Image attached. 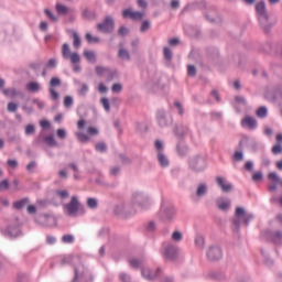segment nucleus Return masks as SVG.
I'll list each match as a JSON object with an SVG mask.
<instances>
[{
    "mask_svg": "<svg viewBox=\"0 0 282 282\" xmlns=\"http://www.w3.org/2000/svg\"><path fill=\"white\" fill-rule=\"evenodd\" d=\"M72 105H74V98L72 96H65L64 97V107L66 109L72 108Z\"/></svg>",
    "mask_w": 282,
    "mask_h": 282,
    "instance_id": "4be33fe9",
    "label": "nucleus"
},
{
    "mask_svg": "<svg viewBox=\"0 0 282 282\" xmlns=\"http://www.w3.org/2000/svg\"><path fill=\"white\" fill-rule=\"evenodd\" d=\"M40 126L42 127V129H47V127H50V121L47 120H42L40 122Z\"/></svg>",
    "mask_w": 282,
    "mask_h": 282,
    "instance_id": "69168bd1",
    "label": "nucleus"
},
{
    "mask_svg": "<svg viewBox=\"0 0 282 282\" xmlns=\"http://www.w3.org/2000/svg\"><path fill=\"white\" fill-rule=\"evenodd\" d=\"M144 11H132L131 9L122 11L123 19H131L132 21H142V19H144Z\"/></svg>",
    "mask_w": 282,
    "mask_h": 282,
    "instance_id": "7ed1b4c3",
    "label": "nucleus"
},
{
    "mask_svg": "<svg viewBox=\"0 0 282 282\" xmlns=\"http://www.w3.org/2000/svg\"><path fill=\"white\" fill-rule=\"evenodd\" d=\"M58 176L62 177V178H67V171L61 170V171L58 172Z\"/></svg>",
    "mask_w": 282,
    "mask_h": 282,
    "instance_id": "338daca9",
    "label": "nucleus"
},
{
    "mask_svg": "<svg viewBox=\"0 0 282 282\" xmlns=\"http://www.w3.org/2000/svg\"><path fill=\"white\" fill-rule=\"evenodd\" d=\"M98 91H100V94H106L107 93V86H105V84H99Z\"/></svg>",
    "mask_w": 282,
    "mask_h": 282,
    "instance_id": "680f3d73",
    "label": "nucleus"
},
{
    "mask_svg": "<svg viewBox=\"0 0 282 282\" xmlns=\"http://www.w3.org/2000/svg\"><path fill=\"white\" fill-rule=\"evenodd\" d=\"M87 133H88V135H98V129L95 127H88Z\"/></svg>",
    "mask_w": 282,
    "mask_h": 282,
    "instance_id": "ea45409f",
    "label": "nucleus"
},
{
    "mask_svg": "<svg viewBox=\"0 0 282 282\" xmlns=\"http://www.w3.org/2000/svg\"><path fill=\"white\" fill-rule=\"evenodd\" d=\"M234 160L236 162H241L243 160V153L242 152H235Z\"/></svg>",
    "mask_w": 282,
    "mask_h": 282,
    "instance_id": "de8ad7c7",
    "label": "nucleus"
},
{
    "mask_svg": "<svg viewBox=\"0 0 282 282\" xmlns=\"http://www.w3.org/2000/svg\"><path fill=\"white\" fill-rule=\"evenodd\" d=\"M269 180H271V182H274L275 184H279L281 182L279 175H276L275 172L269 173Z\"/></svg>",
    "mask_w": 282,
    "mask_h": 282,
    "instance_id": "72a5a7b5",
    "label": "nucleus"
},
{
    "mask_svg": "<svg viewBox=\"0 0 282 282\" xmlns=\"http://www.w3.org/2000/svg\"><path fill=\"white\" fill-rule=\"evenodd\" d=\"M130 265L131 268H140V265H142V262L140 260L131 259Z\"/></svg>",
    "mask_w": 282,
    "mask_h": 282,
    "instance_id": "37998d69",
    "label": "nucleus"
},
{
    "mask_svg": "<svg viewBox=\"0 0 282 282\" xmlns=\"http://www.w3.org/2000/svg\"><path fill=\"white\" fill-rule=\"evenodd\" d=\"M189 165L194 171H204L206 169V160L202 156H196L191 160Z\"/></svg>",
    "mask_w": 282,
    "mask_h": 282,
    "instance_id": "423d86ee",
    "label": "nucleus"
},
{
    "mask_svg": "<svg viewBox=\"0 0 282 282\" xmlns=\"http://www.w3.org/2000/svg\"><path fill=\"white\" fill-rule=\"evenodd\" d=\"M56 10H57L58 14H67V7H65L63 4H57Z\"/></svg>",
    "mask_w": 282,
    "mask_h": 282,
    "instance_id": "f704fd0d",
    "label": "nucleus"
},
{
    "mask_svg": "<svg viewBox=\"0 0 282 282\" xmlns=\"http://www.w3.org/2000/svg\"><path fill=\"white\" fill-rule=\"evenodd\" d=\"M46 241H47V243H50V246H52V245L56 243V238H54V236H47Z\"/></svg>",
    "mask_w": 282,
    "mask_h": 282,
    "instance_id": "052dcab7",
    "label": "nucleus"
},
{
    "mask_svg": "<svg viewBox=\"0 0 282 282\" xmlns=\"http://www.w3.org/2000/svg\"><path fill=\"white\" fill-rule=\"evenodd\" d=\"M158 160L161 166H169V159H166V156L162 152H159Z\"/></svg>",
    "mask_w": 282,
    "mask_h": 282,
    "instance_id": "a211bd4d",
    "label": "nucleus"
},
{
    "mask_svg": "<svg viewBox=\"0 0 282 282\" xmlns=\"http://www.w3.org/2000/svg\"><path fill=\"white\" fill-rule=\"evenodd\" d=\"M97 30L99 32H105V33L112 32L113 31V19H111L109 17L106 18L102 23H99L97 25Z\"/></svg>",
    "mask_w": 282,
    "mask_h": 282,
    "instance_id": "0eeeda50",
    "label": "nucleus"
},
{
    "mask_svg": "<svg viewBox=\"0 0 282 282\" xmlns=\"http://www.w3.org/2000/svg\"><path fill=\"white\" fill-rule=\"evenodd\" d=\"M4 96H8L9 98H14L17 96V89L14 88H8L3 90Z\"/></svg>",
    "mask_w": 282,
    "mask_h": 282,
    "instance_id": "b1692460",
    "label": "nucleus"
},
{
    "mask_svg": "<svg viewBox=\"0 0 282 282\" xmlns=\"http://www.w3.org/2000/svg\"><path fill=\"white\" fill-rule=\"evenodd\" d=\"M44 142H45V144H47L48 147H57V142H56V140L54 139V137H52V135H50V137H46L45 139H44Z\"/></svg>",
    "mask_w": 282,
    "mask_h": 282,
    "instance_id": "5701e85b",
    "label": "nucleus"
},
{
    "mask_svg": "<svg viewBox=\"0 0 282 282\" xmlns=\"http://www.w3.org/2000/svg\"><path fill=\"white\" fill-rule=\"evenodd\" d=\"M256 12L259 17L260 23H265L268 21V11L265 10V2L260 1L256 4Z\"/></svg>",
    "mask_w": 282,
    "mask_h": 282,
    "instance_id": "20e7f679",
    "label": "nucleus"
},
{
    "mask_svg": "<svg viewBox=\"0 0 282 282\" xmlns=\"http://www.w3.org/2000/svg\"><path fill=\"white\" fill-rule=\"evenodd\" d=\"M73 45L76 50L80 47V36H78V33L73 32Z\"/></svg>",
    "mask_w": 282,
    "mask_h": 282,
    "instance_id": "412c9836",
    "label": "nucleus"
},
{
    "mask_svg": "<svg viewBox=\"0 0 282 282\" xmlns=\"http://www.w3.org/2000/svg\"><path fill=\"white\" fill-rule=\"evenodd\" d=\"M217 206L219 210H228L230 208V200L226 198H219L217 200Z\"/></svg>",
    "mask_w": 282,
    "mask_h": 282,
    "instance_id": "ddd939ff",
    "label": "nucleus"
},
{
    "mask_svg": "<svg viewBox=\"0 0 282 282\" xmlns=\"http://www.w3.org/2000/svg\"><path fill=\"white\" fill-rule=\"evenodd\" d=\"M9 186L10 183L8 182V180L0 182V191H8Z\"/></svg>",
    "mask_w": 282,
    "mask_h": 282,
    "instance_id": "a19ab883",
    "label": "nucleus"
},
{
    "mask_svg": "<svg viewBox=\"0 0 282 282\" xmlns=\"http://www.w3.org/2000/svg\"><path fill=\"white\" fill-rule=\"evenodd\" d=\"M87 206H88V208H97L98 207V200H96V198H88L87 199Z\"/></svg>",
    "mask_w": 282,
    "mask_h": 282,
    "instance_id": "2f4dec72",
    "label": "nucleus"
},
{
    "mask_svg": "<svg viewBox=\"0 0 282 282\" xmlns=\"http://www.w3.org/2000/svg\"><path fill=\"white\" fill-rule=\"evenodd\" d=\"M187 74H188V76H195V74H197V70L195 69V66L188 65L187 66Z\"/></svg>",
    "mask_w": 282,
    "mask_h": 282,
    "instance_id": "79ce46f5",
    "label": "nucleus"
},
{
    "mask_svg": "<svg viewBox=\"0 0 282 282\" xmlns=\"http://www.w3.org/2000/svg\"><path fill=\"white\" fill-rule=\"evenodd\" d=\"M7 164L10 169H17V166H19V162L17 160H8Z\"/></svg>",
    "mask_w": 282,
    "mask_h": 282,
    "instance_id": "49530a36",
    "label": "nucleus"
},
{
    "mask_svg": "<svg viewBox=\"0 0 282 282\" xmlns=\"http://www.w3.org/2000/svg\"><path fill=\"white\" fill-rule=\"evenodd\" d=\"M137 3L139 6V8H141L142 10H147V7L149 6L147 3V0H137Z\"/></svg>",
    "mask_w": 282,
    "mask_h": 282,
    "instance_id": "3c124183",
    "label": "nucleus"
},
{
    "mask_svg": "<svg viewBox=\"0 0 282 282\" xmlns=\"http://www.w3.org/2000/svg\"><path fill=\"white\" fill-rule=\"evenodd\" d=\"M62 56L65 61L70 59V63H73V65L80 63V55H78V53H72V51L69 50V44L67 43L62 45Z\"/></svg>",
    "mask_w": 282,
    "mask_h": 282,
    "instance_id": "f03ea898",
    "label": "nucleus"
},
{
    "mask_svg": "<svg viewBox=\"0 0 282 282\" xmlns=\"http://www.w3.org/2000/svg\"><path fill=\"white\" fill-rule=\"evenodd\" d=\"M55 195L61 199H67V197H69V192H67V189H57Z\"/></svg>",
    "mask_w": 282,
    "mask_h": 282,
    "instance_id": "6ab92c4d",
    "label": "nucleus"
},
{
    "mask_svg": "<svg viewBox=\"0 0 282 282\" xmlns=\"http://www.w3.org/2000/svg\"><path fill=\"white\" fill-rule=\"evenodd\" d=\"M46 67H48V68L56 67V59H54V58L48 59Z\"/></svg>",
    "mask_w": 282,
    "mask_h": 282,
    "instance_id": "6e6d98bb",
    "label": "nucleus"
},
{
    "mask_svg": "<svg viewBox=\"0 0 282 282\" xmlns=\"http://www.w3.org/2000/svg\"><path fill=\"white\" fill-rule=\"evenodd\" d=\"M207 257L210 261H218L221 257V249L219 247H210L207 252Z\"/></svg>",
    "mask_w": 282,
    "mask_h": 282,
    "instance_id": "9b49d317",
    "label": "nucleus"
},
{
    "mask_svg": "<svg viewBox=\"0 0 282 282\" xmlns=\"http://www.w3.org/2000/svg\"><path fill=\"white\" fill-rule=\"evenodd\" d=\"M163 257H165L166 259H170V260L175 259V257H177V248L173 245H167L164 248Z\"/></svg>",
    "mask_w": 282,
    "mask_h": 282,
    "instance_id": "6e6552de",
    "label": "nucleus"
},
{
    "mask_svg": "<svg viewBox=\"0 0 282 282\" xmlns=\"http://www.w3.org/2000/svg\"><path fill=\"white\" fill-rule=\"evenodd\" d=\"M26 210L29 215H34L36 213V207L34 205H29Z\"/></svg>",
    "mask_w": 282,
    "mask_h": 282,
    "instance_id": "4d7b16f0",
    "label": "nucleus"
},
{
    "mask_svg": "<svg viewBox=\"0 0 282 282\" xmlns=\"http://www.w3.org/2000/svg\"><path fill=\"white\" fill-rule=\"evenodd\" d=\"M151 28V22H149L148 20L143 21L142 22V25H141V32H147V30H149Z\"/></svg>",
    "mask_w": 282,
    "mask_h": 282,
    "instance_id": "e433bc0d",
    "label": "nucleus"
},
{
    "mask_svg": "<svg viewBox=\"0 0 282 282\" xmlns=\"http://www.w3.org/2000/svg\"><path fill=\"white\" fill-rule=\"evenodd\" d=\"M54 87H61V79L58 77L51 78L48 89L52 100H58L59 95Z\"/></svg>",
    "mask_w": 282,
    "mask_h": 282,
    "instance_id": "39448f33",
    "label": "nucleus"
},
{
    "mask_svg": "<svg viewBox=\"0 0 282 282\" xmlns=\"http://www.w3.org/2000/svg\"><path fill=\"white\" fill-rule=\"evenodd\" d=\"M101 105H102V107H104V109H106L107 111H109V109H110V106H109V99H107V98H101Z\"/></svg>",
    "mask_w": 282,
    "mask_h": 282,
    "instance_id": "09e8293b",
    "label": "nucleus"
},
{
    "mask_svg": "<svg viewBox=\"0 0 282 282\" xmlns=\"http://www.w3.org/2000/svg\"><path fill=\"white\" fill-rule=\"evenodd\" d=\"M252 166H253L252 161H248V162H246V164H245L246 171H252Z\"/></svg>",
    "mask_w": 282,
    "mask_h": 282,
    "instance_id": "e2e57ef3",
    "label": "nucleus"
},
{
    "mask_svg": "<svg viewBox=\"0 0 282 282\" xmlns=\"http://www.w3.org/2000/svg\"><path fill=\"white\" fill-rule=\"evenodd\" d=\"M257 116L258 118H265V116H268V108L265 107H260L258 110H257Z\"/></svg>",
    "mask_w": 282,
    "mask_h": 282,
    "instance_id": "a878e982",
    "label": "nucleus"
},
{
    "mask_svg": "<svg viewBox=\"0 0 282 282\" xmlns=\"http://www.w3.org/2000/svg\"><path fill=\"white\" fill-rule=\"evenodd\" d=\"M82 273L80 270L75 268V279H80V276H83V274H85V267H82Z\"/></svg>",
    "mask_w": 282,
    "mask_h": 282,
    "instance_id": "8fccbe9b",
    "label": "nucleus"
},
{
    "mask_svg": "<svg viewBox=\"0 0 282 282\" xmlns=\"http://www.w3.org/2000/svg\"><path fill=\"white\" fill-rule=\"evenodd\" d=\"M46 17H48V19H51V21H56V17H54V14H52V11L48 9L44 10Z\"/></svg>",
    "mask_w": 282,
    "mask_h": 282,
    "instance_id": "5fc2aeb1",
    "label": "nucleus"
},
{
    "mask_svg": "<svg viewBox=\"0 0 282 282\" xmlns=\"http://www.w3.org/2000/svg\"><path fill=\"white\" fill-rule=\"evenodd\" d=\"M96 74H97V76H105V74H109V69L105 68L102 66H97Z\"/></svg>",
    "mask_w": 282,
    "mask_h": 282,
    "instance_id": "bb28decb",
    "label": "nucleus"
},
{
    "mask_svg": "<svg viewBox=\"0 0 282 282\" xmlns=\"http://www.w3.org/2000/svg\"><path fill=\"white\" fill-rule=\"evenodd\" d=\"M216 183L221 188L223 193H230V191H232V184L226 182L221 176L216 177Z\"/></svg>",
    "mask_w": 282,
    "mask_h": 282,
    "instance_id": "1a4fd4ad",
    "label": "nucleus"
},
{
    "mask_svg": "<svg viewBox=\"0 0 282 282\" xmlns=\"http://www.w3.org/2000/svg\"><path fill=\"white\" fill-rule=\"evenodd\" d=\"M163 56L166 61H171V58H173V53L171 52V48L164 47L163 48Z\"/></svg>",
    "mask_w": 282,
    "mask_h": 282,
    "instance_id": "c85d7f7f",
    "label": "nucleus"
},
{
    "mask_svg": "<svg viewBox=\"0 0 282 282\" xmlns=\"http://www.w3.org/2000/svg\"><path fill=\"white\" fill-rule=\"evenodd\" d=\"M36 169V162H31L26 165V171H34Z\"/></svg>",
    "mask_w": 282,
    "mask_h": 282,
    "instance_id": "bf43d9fd",
    "label": "nucleus"
},
{
    "mask_svg": "<svg viewBox=\"0 0 282 282\" xmlns=\"http://www.w3.org/2000/svg\"><path fill=\"white\" fill-rule=\"evenodd\" d=\"M241 126L245 129H257V119H254L250 116H247L242 119Z\"/></svg>",
    "mask_w": 282,
    "mask_h": 282,
    "instance_id": "f8f14e48",
    "label": "nucleus"
},
{
    "mask_svg": "<svg viewBox=\"0 0 282 282\" xmlns=\"http://www.w3.org/2000/svg\"><path fill=\"white\" fill-rule=\"evenodd\" d=\"M196 195L198 197H202V195H206V185H204V184L198 185Z\"/></svg>",
    "mask_w": 282,
    "mask_h": 282,
    "instance_id": "7c9ffc66",
    "label": "nucleus"
},
{
    "mask_svg": "<svg viewBox=\"0 0 282 282\" xmlns=\"http://www.w3.org/2000/svg\"><path fill=\"white\" fill-rule=\"evenodd\" d=\"M63 243H74V236L72 235H64L62 237Z\"/></svg>",
    "mask_w": 282,
    "mask_h": 282,
    "instance_id": "473e14b6",
    "label": "nucleus"
},
{
    "mask_svg": "<svg viewBox=\"0 0 282 282\" xmlns=\"http://www.w3.org/2000/svg\"><path fill=\"white\" fill-rule=\"evenodd\" d=\"M66 135H67V132L65 130H63V129L57 130V137H59L61 140H64V138H66Z\"/></svg>",
    "mask_w": 282,
    "mask_h": 282,
    "instance_id": "864d4df0",
    "label": "nucleus"
},
{
    "mask_svg": "<svg viewBox=\"0 0 282 282\" xmlns=\"http://www.w3.org/2000/svg\"><path fill=\"white\" fill-rule=\"evenodd\" d=\"M236 218L243 219L246 226H248L250 219H252V215L246 214V209H243L242 207H237L236 208Z\"/></svg>",
    "mask_w": 282,
    "mask_h": 282,
    "instance_id": "9d476101",
    "label": "nucleus"
},
{
    "mask_svg": "<svg viewBox=\"0 0 282 282\" xmlns=\"http://www.w3.org/2000/svg\"><path fill=\"white\" fill-rule=\"evenodd\" d=\"M78 208H80V203L77 196H73L69 203L64 204V210L68 217H76Z\"/></svg>",
    "mask_w": 282,
    "mask_h": 282,
    "instance_id": "f257e3e1",
    "label": "nucleus"
},
{
    "mask_svg": "<svg viewBox=\"0 0 282 282\" xmlns=\"http://www.w3.org/2000/svg\"><path fill=\"white\" fill-rule=\"evenodd\" d=\"M40 30H42V32H45L47 30V22H41Z\"/></svg>",
    "mask_w": 282,
    "mask_h": 282,
    "instance_id": "774afa93",
    "label": "nucleus"
},
{
    "mask_svg": "<svg viewBox=\"0 0 282 282\" xmlns=\"http://www.w3.org/2000/svg\"><path fill=\"white\" fill-rule=\"evenodd\" d=\"M17 109H19V105H17L14 102H9L8 104V111H10L11 113L17 111Z\"/></svg>",
    "mask_w": 282,
    "mask_h": 282,
    "instance_id": "58836bf2",
    "label": "nucleus"
},
{
    "mask_svg": "<svg viewBox=\"0 0 282 282\" xmlns=\"http://www.w3.org/2000/svg\"><path fill=\"white\" fill-rule=\"evenodd\" d=\"M171 8H172V10H177V8H180V1L178 0H172L171 1Z\"/></svg>",
    "mask_w": 282,
    "mask_h": 282,
    "instance_id": "13d9d810",
    "label": "nucleus"
},
{
    "mask_svg": "<svg viewBox=\"0 0 282 282\" xmlns=\"http://www.w3.org/2000/svg\"><path fill=\"white\" fill-rule=\"evenodd\" d=\"M28 204H30V199L28 198H23L21 200H18L13 204L14 208H17V210H21V208H25V206H28Z\"/></svg>",
    "mask_w": 282,
    "mask_h": 282,
    "instance_id": "4468645a",
    "label": "nucleus"
},
{
    "mask_svg": "<svg viewBox=\"0 0 282 282\" xmlns=\"http://www.w3.org/2000/svg\"><path fill=\"white\" fill-rule=\"evenodd\" d=\"M119 58H122L123 61H129V51L121 48L118 53Z\"/></svg>",
    "mask_w": 282,
    "mask_h": 282,
    "instance_id": "393cba45",
    "label": "nucleus"
},
{
    "mask_svg": "<svg viewBox=\"0 0 282 282\" xmlns=\"http://www.w3.org/2000/svg\"><path fill=\"white\" fill-rule=\"evenodd\" d=\"M112 91H113L115 94H120V91H122V85H120V84H115V85L112 86Z\"/></svg>",
    "mask_w": 282,
    "mask_h": 282,
    "instance_id": "603ef678",
    "label": "nucleus"
},
{
    "mask_svg": "<svg viewBox=\"0 0 282 282\" xmlns=\"http://www.w3.org/2000/svg\"><path fill=\"white\" fill-rule=\"evenodd\" d=\"M272 153H274V155H279V153H282L281 144L273 145Z\"/></svg>",
    "mask_w": 282,
    "mask_h": 282,
    "instance_id": "c03bdc74",
    "label": "nucleus"
},
{
    "mask_svg": "<svg viewBox=\"0 0 282 282\" xmlns=\"http://www.w3.org/2000/svg\"><path fill=\"white\" fill-rule=\"evenodd\" d=\"M34 131H36V129L34 128V124H28L25 127V134L26 135H32V133H34Z\"/></svg>",
    "mask_w": 282,
    "mask_h": 282,
    "instance_id": "c9c22d12",
    "label": "nucleus"
},
{
    "mask_svg": "<svg viewBox=\"0 0 282 282\" xmlns=\"http://www.w3.org/2000/svg\"><path fill=\"white\" fill-rule=\"evenodd\" d=\"M26 89L29 91H39L41 89V85L36 82H32L26 85Z\"/></svg>",
    "mask_w": 282,
    "mask_h": 282,
    "instance_id": "f3484780",
    "label": "nucleus"
},
{
    "mask_svg": "<svg viewBox=\"0 0 282 282\" xmlns=\"http://www.w3.org/2000/svg\"><path fill=\"white\" fill-rule=\"evenodd\" d=\"M95 149L100 153H105V151H107V144H105L104 142L96 143Z\"/></svg>",
    "mask_w": 282,
    "mask_h": 282,
    "instance_id": "c756f323",
    "label": "nucleus"
},
{
    "mask_svg": "<svg viewBox=\"0 0 282 282\" xmlns=\"http://www.w3.org/2000/svg\"><path fill=\"white\" fill-rule=\"evenodd\" d=\"M78 142L85 143V142H89V135L83 133L82 131H78L75 133Z\"/></svg>",
    "mask_w": 282,
    "mask_h": 282,
    "instance_id": "2eb2a0df",
    "label": "nucleus"
},
{
    "mask_svg": "<svg viewBox=\"0 0 282 282\" xmlns=\"http://www.w3.org/2000/svg\"><path fill=\"white\" fill-rule=\"evenodd\" d=\"M173 241H182V234L180 231H174L172 235Z\"/></svg>",
    "mask_w": 282,
    "mask_h": 282,
    "instance_id": "a18cd8bd",
    "label": "nucleus"
},
{
    "mask_svg": "<svg viewBox=\"0 0 282 282\" xmlns=\"http://www.w3.org/2000/svg\"><path fill=\"white\" fill-rule=\"evenodd\" d=\"M85 39L87 43H99V39L96 36H93L90 33H86Z\"/></svg>",
    "mask_w": 282,
    "mask_h": 282,
    "instance_id": "cd10ccee",
    "label": "nucleus"
},
{
    "mask_svg": "<svg viewBox=\"0 0 282 282\" xmlns=\"http://www.w3.org/2000/svg\"><path fill=\"white\" fill-rule=\"evenodd\" d=\"M85 127V120L80 119L79 121H77V129L80 131L83 130V128Z\"/></svg>",
    "mask_w": 282,
    "mask_h": 282,
    "instance_id": "0e129e2a",
    "label": "nucleus"
},
{
    "mask_svg": "<svg viewBox=\"0 0 282 282\" xmlns=\"http://www.w3.org/2000/svg\"><path fill=\"white\" fill-rule=\"evenodd\" d=\"M84 56L89 61V63H96V53L93 51H85Z\"/></svg>",
    "mask_w": 282,
    "mask_h": 282,
    "instance_id": "dca6fc26",
    "label": "nucleus"
},
{
    "mask_svg": "<svg viewBox=\"0 0 282 282\" xmlns=\"http://www.w3.org/2000/svg\"><path fill=\"white\" fill-rule=\"evenodd\" d=\"M142 275H143L145 279L151 280V279H155V276H158V273L151 272V270H149V269H144V270L142 271Z\"/></svg>",
    "mask_w": 282,
    "mask_h": 282,
    "instance_id": "aec40b11",
    "label": "nucleus"
},
{
    "mask_svg": "<svg viewBox=\"0 0 282 282\" xmlns=\"http://www.w3.org/2000/svg\"><path fill=\"white\" fill-rule=\"evenodd\" d=\"M252 180H253V182H261V180H263V174L261 172H256L252 175Z\"/></svg>",
    "mask_w": 282,
    "mask_h": 282,
    "instance_id": "4c0bfd02",
    "label": "nucleus"
}]
</instances>
